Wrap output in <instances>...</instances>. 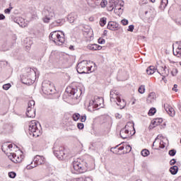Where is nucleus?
Listing matches in <instances>:
<instances>
[{"label":"nucleus","mask_w":181,"mask_h":181,"mask_svg":"<svg viewBox=\"0 0 181 181\" xmlns=\"http://www.w3.org/2000/svg\"><path fill=\"white\" fill-rule=\"evenodd\" d=\"M177 73H178L177 69L175 68L173 69V71H172L173 76H176V74H177Z\"/></svg>","instance_id":"nucleus-51"},{"label":"nucleus","mask_w":181,"mask_h":181,"mask_svg":"<svg viewBox=\"0 0 181 181\" xmlns=\"http://www.w3.org/2000/svg\"><path fill=\"white\" fill-rule=\"evenodd\" d=\"M125 149H126V153H129V152L132 151V147H131L130 145H127L125 147Z\"/></svg>","instance_id":"nucleus-39"},{"label":"nucleus","mask_w":181,"mask_h":181,"mask_svg":"<svg viewBox=\"0 0 181 181\" xmlns=\"http://www.w3.org/2000/svg\"><path fill=\"white\" fill-rule=\"evenodd\" d=\"M135 26L134 25H129V28L127 29L128 32H134Z\"/></svg>","instance_id":"nucleus-43"},{"label":"nucleus","mask_w":181,"mask_h":181,"mask_svg":"<svg viewBox=\"0 0 181 181\" xmlns=\"http://www.w3.org/2000/svg\"><path fill=\"white\" fill-rule=\"evenodd\" d=\"M173 91H175V93H177V84H175L173 88Z\"/></svg>","instance_id":"nucleus-56"},{"label":"nucleus","mask_w":181,"mask_h":181,"mask_svg":"<svg viewBox=\"0 0 181 181\" xmlns=\"http://www.w3.org/2000/svg\"><path fill=\"white\" fill-rule=\"evenodd\" d=\"M164 108L170 117H175V115L176 114L175 112V109H173V107H172V106H170V105L164 104Z\"/></svg>","instance_id":"nucleus-13"},{"label":"nucleus","mask_w":181,"mask_h":181,"mask_svg":"<svg viewBox=\"0 0 181 181\" xmlns=\"http://www.w3.org/2000/svg\"><path fill=\"white\" fill-rule=\"evenodd\" d=\"M160 148L161 149H163V148H165V142H163V141H160Z\"/></svg>","instance_id":"nucleus-52"},{"label":"nucleus","mask_w":181,"mask_h":181,"mask_svg":"<svg viewBox=\"0 0 181 181\" xmlns=\"http://www.w3.org/2000/svg\"><path fill=\"white\" fill-rule=\"evenodd\" d=\"M174 56H177V57H180L181 56V49H177L175 51H173Z\"/></svg>","instance_id":"nucleus-33"},{"label":"nucleus","mask_w":181,"mask_h":181,"mask_svg":"<svg viewBox=\"0 0 181 181\" xmlns=\"http://www.w3.org/2000/svg\"><path fill=\"white\" fill-rule=\"evenodd\" d=\"M72 165L74 168L73 173H75L76 175L86 173L87 170H93V169H95L94 161L89 163L81 158H77L74 160Z\"/></svg>","instance_id":"nucleus-1"},{"label":"nucleus","mask_w":181,"mask_h":181,"mask_svg":"<svg viewBox=\"0 0 181 181\" xmlns=\"http://www.w3.org/2000/svg\"><path fill=\"white\" fill-rule=\"evenodd\" d=\"M159 137H160V135H158V136L156 138L155 141H154L153 143V146H155V144H156V141H158V139H159Z\"/></svg>","instance_id":"nucleus-59"},{"label":"nucleus","mask_w":181,"mask_h":181,"mask_svg":"<svg viewBox=\"0 0 181 181\" xmlns=\"http://www.w3.org/2000/svg\"><path fill=\"white\" fill-rule=\"evenodd\" d=\"M66 93L72 100H78L83 94V88L80 86H71L66 88Z\"/></svg>","instance_id":"nucleus-2"},{"label":"nucleus","mask_w":181,"mask_h":181,"mask_svg":"<svg viewBox=\"0 0 181 181\" xmlns=\"http://www.w3.org/2000/svg\"><path fill=\"white\" fill-rule=\"evenodd\" d=\"M24 45L25 47H30L33 45V42L30 40V38L27 37L24 40Z\"/></svg>","instance_id":"nucleus-25"},{"label":"nucleus","mask_w":181,"mask_h":181,"mask_svg":"<svg viewBox=\"0 0 181 181\" xmlns=\"http://www.w3.org/2000/svg\"><path fill=\"white\" fill-rule=\"evenodd\" d=\"M90 50H97V44H93L90 47Z\"/></svg>","instance_id":"nucleus-48"},{"label":"nucleus","mask_w":181,"mask_h":181,"mask_svg":"<svg viewBox=\"0 0 181 181\" xmlns=\"http://www.w3.org/2000/svg\"><path fill=\"white\" fill-rule=\"evenodd\" d=\"M80 114L79 113H74L72 115V119H74V121H78L80 119Z\"/></svg>","instance_id":"nucleus-30"},{"label":"nucleus","mask_w":181,"mask_h":181,"mask_svg":"<svg viewBox=\"0 0 181 181\" xmlns=\"http://www.w3.org/2000/svg\"><path fill=\"white\" fill-rule=\"evenodd\" d=\"M119 151H124V146L119 147Z\"/></svg>","instance_id":"nucleus-64"},{"label":"nucleus","mask_w":181,"mask_h":181,"mask_svg":"<svg viewBox=\"0 0 181 181\" xmlns=\"http://www.w3.org/2000/svg\"><path fill=\"white\" fill-rule=\"evenodd\" d=\"M118 23L114 21H110L107 24V29L110 30H118Z\"/></svg>","instance_id":"nucleus-18"},{"label":"nucleus","mask_w":181,"mask_h":181,"mask_svg":"<svg viewBox=\"0 0 181 181\" xmlns=\"http://www.w3.org/2000/svg\"><path fill=\"white\" fill-rule=\"evenodd\" d=\"M108 5V1L107 0H102L100 2L101 8H105Z\"/></svg>","instance_id":"nucleus-34"},{"label":"nucleus","mask_w":181,"mask_h":181,"mask_svg":"<svg viewBox=\"0 0 181 181\" xmlns=\"http://www.w3.org/2000/svg\"><path fill=\"white\" fill-rule=\"evenodd\" d=\"M5 19V16L4 14H0V21H4Z\"/></svg>","instance_id":"nucleus-60"},{"label":"nucleus","mask_w":181,"mask_h":181,"mask_svg":"<svg viewBox=\"0 0 181 181\" xmlns=\"http://www.w3.org/2000/svg\"><path fill=\"white\" fill-rule=\"evenodd\" d=\"M69 49V50H74V46L70 45Z\"/></svg>","instance_id":"nucleus-63"},{"label":"nucleus","mask_w":181,"mask_h":181,"mask_svg":"<svg viewBox=\"0 0 181 181\" xmlns=\"http://www.w3.org/2000/svg\"><path fill=\"white\" fill-rule=\"evenodd\" d=\"M162 121V119H156L155 121L152 122V124L154 125V127H157V125H159Z\"/></svg>","instance_id":"nucleus-32"},{"label":"nucleus","mask_w":181,"mask_h":181,"mask_svg":"<svg viewBox=\"0 0 181 181\" xmlns=\"http://www.w3.org/2000/svg\"><path fill=\"white\" fill-rule=\"evenodd\" d=\"M168 154L170 155V156H175V155H176V150L175 149H171L168 151Z\"/></svg>","instance_id":"nucleus-38"},{"label":"nucleus","mask_w":181,"mask_h":181,"mask_svg":"<svg viewBox=\"0 0 181 181\" xmlns=\"http://www.w3.org/2000/svg\"><path fill=\"white\" fill-rule=\"evenodd\" d=\"M10 87H11V83H6L3 86V89L7 90Z\"/></svg>","instance_id":"nucleus-41"},{"label":"nucleus","mask_w":181,"mask_h":181,"mask_svg":"<svg viewBox=\"0 0 181 181\" xmlns=\"http://www.w3.org/2000/svg\"><path fill=\"white\" fill-rule=\"evenodd\" d=\"M119 96V92L117 90H110V101H117L115 100H118V98H120Z\"/></svg>","instance_id":"nucleus-14"},{"label":"nucleus","mask_w":181,"mask_h":181,"mask_svg":"<svg viewBox=\"0 0 181 181\" xmlns=\"http://www.w3.org/2000/svg\"><path fill=\"white\" fill-rule=\"evenodd\" d=\"M36 76V72L32 69H28L27 74H24L21 77V81L23 84L30 86L35 83V77Z\"/></svg>","instance_id":"nucleus-5"},{"label":"nucleus","mask_w":181,"mask_h":181,"mask_svg":"<svg viewBox=\"0 0 181 181\" xmlns=\"http://www.w3.org/2000/svg\"><path fill=\"white\" fill-rule=\"evenodd\" d=\"M139 93H140V94H144V93H145V86L141 85L139 88Z\"/></svg>","instance_id":"nucleus-35"},{"label":"nucleus","mask_w":181,"mask_h":181,"mask_svg":"<svg viewBox=\"0 0 181 181\" xmlns=\"http://www.w3.org/2000/svg\"><path fill=\"white\" fill-rule=\"evenodd\" d=\"M155 71H156V68H155L154 66H150L146 69V73L148 74V76L153 74Z\"/></svg>","instance_id":"nucleus-23"},{"label":"nucleus","mask_w":181,"mask_h":181,"mask_svg":"<svg viewBox=\"0 0 181 181\" xmlns=\"http://www.w3.org/2000/svg\"><path fill=\"white\" fill-rule=\"evenodd\" d=\"M116 101H117V105H118L120 108V110H122L124 108H125V106L127 105V102H125V100H121V98H117V99H116Z\"/></svg>","instance_id":"nucleus-19"},{"label":"nucleus","mask_w":181,"mask_h":181,"mask_svg":"<svg viewBox=\"0 0 181 181\" xmlns=\"http://www.w3.org/2000/svg\"><path fill=\"white\" fill-rule=\"evenodd\" d=\"M40 129H42V128L38 122L33 120L29 123L28 133L31 136H33L34 138L40 136V135H42Z\"/></svg>","instance_id":"nucleus-3"},{"label":"nucleus","mask_w":181,"mask_h":181,"mask_svg":"<svg viewBox=\"0 0 181 181\" xmlns=\"http://www.w3.org/2000/svg\"><path fill=\"white\" fill-rule=\"evenodd\" d=\"M13 45H15V42H5L3 43V45H1V50L3 52H8V50H9L11 47L13 46Z\"/></svg>","instance_id":"nucleus-15"},{"label":"nucleus","mask_w":181,"mask_h":181,"mask_svg":"<svg viewBox=\"0 0 181 181\" xmlns=\"http://www.w3.org/2000/svg\"><path fill=\"white\" fill-rule=\"evenodd\" d=\"M121 22L124 26H127V25H128V20L127 19H123L121 21Z\"/></svg>","instance_id":"nucleus-50"},{"label":"nucleus","mask_w":181,"mask_h":181,"mask_svg":"<svg viewBox=\"0 0 181 181\" xmlns=\"http://www.w3.org/2000/svg\"><path fill=\"white\" fill-rule=\"evenodd\" d=\"M61 34L57 31H53L49 34V40H52L54 43L59 45V46L63 45L65 42L64 33L60 32Z\"/></svg>","instance_id":"nucleus-6"},{"label":"nucleus","mask_w":181,"mask_h":181,"mask_svg":"<svg viewBox=\"0 0 181 181\" xmlns=\"http://www.w3.org/2000/svg\"><path fill=\"white\" fill-rule=\"evenodd\" d=\"M179 171V167L177 165H173L170 168V172L171 175H176Z\"/></svg>","instance_id":"nucleus-24"},{"label":"nucleus","mask_w":181,"mask_h":181,"mask_svg":"<svg viewBox=\"0 0 181 181\" xmlns=\"http://www.w3.org/2000/svg\"><path fill=\"white\" fill-rule=\"evenodd\" d=\"M8 158L13 162V163H21V162H22V158L16 156V153H11L8 156Z\"/></svg>","instance_id":"nucleus-16"},{"label":"nucleus","mask_w":181,"mask_h":181,"mask_svg":"<svg viewBox=\"0 0 181 181\" xmlns=\"http://www.w3.org/2000/svg\"><path fill=\"white\" fill-rule=\"evenodd\" d=\"M57 26H60L58 23H57V22L55 21H54L52 24H51V27L52 28H56V27H57Z\"/></svg>","instance_id":"nucleus-49"},{"label":"nucleus","mask_w":181,"mask_h":181,"mask_svg":"<svg viewBox=\"0 0 181 181\" xmlns=\"http://www.w3.org/2000/svg\"><path fill=\"white\" fill-rule=\"evenodd\" d=\"M106 23H107V18L103 17V18H100V26H102V27L105 26Z\"/></svg>","instance_id":"nucleus-29"},{"label":"nucleus","mask_w":181,"mask_h":181,"mask_svg":"<svg viewBox=\"0 0 181 181\" xmlns=\"http://www.w3.org/2000/svg\"><path fill=\"white\" fill-rule=\"evenodd\" d=\"M86 119H87V116L86 115L81 116V122H86Z\"/></svg>","instance_id":"nucleus-47"},{"label":"nucleus","mask_w":181,"mask_h":181,"mask_svg":"<svg viewBox=\"0 0 181 181\" xmlns=\"http://www.w3.org/2000/svg\"><path fill=\"white\" fill-rule=\"evenodd\" d=\"M119 135L122 139H127L129 137V129H128V125H126L124 128L120 130Z\"/></svg>","instance_id":"nucleus-11"},{"label":"nucleus","mask_w":181,"mask_h":181,"mask_svg":"<svg viewBox=\"0 0 181 181\" xmlns=\"http://www.w3.org/2000/svg\"><path fill=\"white\" fill-rule=\"evenodd\" d=\"M155 114H156V108L151 107L148 111V115L152 116L155 115Z\"/></svg>","instance_id":"nucleus-31"},{"label":"nucleus","mask_w":181,"mask_h":181,"mask_svg":"<svg viewBox=\"0 0 181 181\" xmlns=\"http://www.w3.org/2000/svg\"><path fill=\"white\" fill-rule=\"evenodd\" d=\"M101 49H103V47H101L100 45H97V50H101Z\"/></svg>","instance_id":"nucleus-62"},{"label":"nucleus","mask_w":181,"mask_h":181,"mask_svg":"<svg viewBox=\"0 0 181 181\" xmlns=\"http://www.w3.org/2000/svg\"><path fill=\"white\" fill-rule=\"evenodd\" d=\"M117 11H119V13H122V12H124V9L121 7H119V8H115V12H117Z\"/></svg>","instance_id":"nucleus-55"},{"label":"nucleus","mask_w":181,"mask_h":181,"mask_svg":"<svg viewBox=\"0 0 181 181\" xmlns=\"http://www.w3.org/2000/svg\"><path fill=\"white\" fill-rule=\"evenodd\" d=\"M116 118H118L119 119H121L122 118V115H119V113H117L115 115Z\"/></svg>","instance_id":"nucleus-57"},{"label":"nucleus","mask_w":181,"mask_h":181,"mask_svg":"<svg viewBox=\"0 0 181 181\" xmlns=\"http://www.w3.org/2000/svg\"><path fill=\"white\" fill-rule=\"evenodd\" d=\"M168 0H162L160 5V9H165V8L168 6Z\"/></svg>","instance_id":"nucleus-26"},{"label":"nucleus","mask_w":181,"mask_h":181,"mask_svg":"<svg viewBox=\"0 0 181 181\" xmlns=\"http://www.w3.org/2000/svg\"><path fill=\"white\" fill-rule=\"evenodd\" d=\"M98 100H101L103 101V98L98 96H95L93 100L90 101L88 108H90V107H91V105H93V104H95L96 105H98V104H101L98 103Z\"/></svg>","instance_id":"nucleus-22"},{"label":"nucleus","mask_w":181,"mask_h":181,"mask_svg":"<svg viewBox=\"0 0 181 181\" xmlns=\"http://www.w3.org/2000/svg\"><path fill=\"white\" fill-rule=\"evenodd\" d=\"M42 90L46 95H52L56 93V89L50 81H44L42 85Z\"/></svg>","instance_id":"nucleus-7"},{"label":"nucleus","mask_w":181,"mask_h":181,"mask_svg":"<svg viewBox=\"0 0 181 181\" xmlns=\"http://www.w3.org/2000/svg\"><path fill=\"white\" fill-rule=\"evenodd\" d=\"M176 45H177V49L181 50V41H177Z\"/></svg>","instance_id":"nucleus-53"},{"label":"nucleus","mask_w":181,"mask_h":181,"mask_svg":"<svg viewBox=\"0 0 181 181\" xmlns=\"http://www.w3.org/2000/svg\"><path fill=\"white\" fill-rule=\"evenodd\" d=\"M151 153V152L148 149H144L141 152V155L144 156V158L146 156H148V155Z\"/></svg>","instance_id":"nucleus-27"},{"label":"nucleus","mask_w":181,"mask_h":181,"mask_svg":"<svg viewBox=\"0 0 181 181\" xmlns=\"http://www.w3.org/2000/svg\"><path fill=\"white\" fill-rule=\"evenodd\" d=\"M25 114L28 118H35L36 117V109H35V100H30L28 103V107Z\"/></svg>","instance_id":"nucleus-10"},{"label":"nucleus","mask_w":181,"mask_h":181,"mask_svg":"<svg viewBox=\"0 0 181 181\" xmlns=\"http://www.w3.org/2000/svg\"><path fill=\"white\" fill-rule=\"evenodd\" d=\"M56 21L59 26H62L63 23H64V20L63 19H59V20H57Z\"/></svg>","instance_id":"nucleus-40"},{"label":"nucleus","mask_w":181,"mask_h":181,"mask_svg":"<svg viewBox=\"0 0 181 181\" xmlns=\"http://www.w3.org/2000/svg\"><path fill=\"white\" fill-rule=\"evenodd\" d=\"M53 149L54 156L59 159V160H63L64 159H66L67 156H69L67 151H66L63 146H60L59 148L54 147Z\"/></svg>","instance_id":"nucleus-8"},{"label":"nucleus","mask_w":181,"mask_h":181,"mask_svg":"<svg viewBox=\"0 0 181 181\" xmlns=\"http://www.w3.org/2000/svg\"><path fill=\"white\" fill-rule=\"evenodd\" d=\"M34 168H36V164H34L33 165L29 164L26 166V169H28V170H30V169H33Z\"/></svg>","instance_id":"nucleus-42"},{"label":"nucleus","mask_w":181,"mask_h":181,"mask_svg":"<svg viewBox=\"0 0 181 181\" xmlns=\"http://www.w3.org/2000/svg\"><path fill=\"white\" fill-rule=\"evenodd\" d=\"M155 97H156L155 93H151L148 95V101H151V103L153 102L155 100Z\"/></svg>","instance_id":"nucleus-28"},{"label":"nucleus","mask_w":181,"mask_h":181,"mask_svg":"<svg viewBox=\"0 0 181 181\" xmlns=\"http://www.w3.org/2000/svg\"><path fill=\"white\" fill-rule=\"evenodd\" d=\"M124 1H122L121 3H119V4H118V6H124Z\"/></svg>","instance_id":"nucleus-61"},{"label":"nucleus","mask_w":181,"mask_h":181,"mask_svg":"<svg viewBox=\"0 0 181 181\" xmlns=\"http://www.w3.org/2000/svg\"><path fill=\"white\" fill-rule=\"evenodd\" d=\"M115 8H113V7H111L110 6H107V11H109V12H112V11H114Z\"/></svg>","instance_id":"nucleus-58"},{"label":"nucleus","mask_w":181,"mask_h":181,"mask_svg":"<svg viewBox=\"0 0 181 181\" xmlns=\"http://www.w3.org/2000/svg\"><path fill=\"white\" fill-rule=\"evenodd\" d=\"M77 127L78 128V129H84V124L78 123L77 124Z\"/></svg>","instance_id":"nucleus-44"},{"label":"nucleus","mask_w":181,"mask_h":181,"mask_svg":"<svg viewBox=\"0 0 181 181\" xmlns=\"http://www.w3.org/2000/svg\"><path fill=\"white\" fill-rule=\"evenodd\" d=\"M88 62L87 61H82L79 62L76 66V71L79 74H86L88 71H91V67L87 66Z\"/></svg>","instance_id":"nucleus-9"},{"label":"nucleus","mask_w":181,"mask_h":181,"mask_svg":"<svg viewBox=\"0 0 181 181\" xmlns=\"http://www.w3.org/2000/svg\"><path fill=\"white\" fill-rule=\"evenodd\" d=\"M12 9H13V8L12 6H11V4H9V8H6L4 10V13H8V14L11 13V11H12Z\"/></svg>","instance_id":"nucleus-37"},{"label":"nucleus","mask_w":181,"mask_h":181,"mask_svg":"<svg viewBox=\"0 0 181 181\" xmlns=\"http://www.w3.org/2000/svg\"><path fill=\"white\" fill-rule=\"evenodd\" d=\"M119 5V0H110L109 1L108 6L113 9H117V6Z\"/></svg>","instance_id":"nucleus-20"},{"label":"nucleus","mask_w":181,"mask_h":181,"mask_svg":"<svg viewBox=\"0 0 181 181\" xmlns=\"http://www.w3.org/2000/svg\"><path fill=\"white\" fill-rule=\"evenodd\" d=\"M42 21L44 23H49L50 21H53V19H56V10L54 9V7H47L43 11H42Z\"/></svg>","instance_id":"nucleus-4"},{"label":"nucleus","mask_w":181,"mask_h":181,"mask_svg":"<svg viewBox=\"0 0 181 181\" xmlns=\"http://www.w3.org/2000/svg\"><path fill=\"white\" fill-rule=\"evenodd\" d=\"M76 19H77V14L76 13H71L68 15V21L69 23H74Z\"/></svg>","instance_id":"nucleus-21"},{"label":"nucleus","mask_w":181,"mask_h":181,"mask_svg":"<svg viewBox=\"0 0 181 181\" xmlns=\"http://www.w3.org/2000/svg\"><path fill=\"white\" fill-rule=\"evenodd\" d=\"M176 163V159L173 158L170 161V165L171 166H173V165H175Z\"/></svg>","instance_id":"nucleus-54"},{"label":"nucleus","mask_w":181,"mask_h":181,"mask_svg":"<svg viewBox=\"0 0 181 181\" xmlns=\"http://www.w3.org/2000/svg\"><path fill=\"white\" fill-rule=\"evenodd\" d=\"M98 42L100 45H104V43H105V40L103 38H99Z\"/></svg>","instance_id":"nucleus-46"},{"label":"nucleus","mask_w":181,"mask_h":181,"mask_svg":"<svg viewBox=\"0 0 181 181\" xmlns=\"http://www.w3.org/2000/svg\"><path fill=\"white\" fill-rule=\"evenodd\" d=\"M161 69V73H160L159 71H158V73H159V74H160L163 76V80L165 78L168 77V76H169V69H168V67H166V66H160Z\"/></svg>","instance_id":"nucleus-17"},{"label":"nucleus","mask_w":181,"mask_h":181,"mask_svg":"<svg viewBox=\"0 0 181 181\" xmlns=\"http://www.w3.org/2000/svg\"><path fill=\"white\" fill-rule=\"evenodd\" d=\"M82 178H83V181H93V177H85Z\"/></svg>","instance_id":"nucleus-45"},{"label":"nucleus","mask_w":181,"mask_h":181,"mask_svg":"<svg viewBox=\"0 0 181 181\" xmlns=\"http://www.w3.org/2000/svg\"><path fill=\"white\" fill-rule=\"evenodd\" d=\"M8 177H11V179H15V177H16V173L15 172L8 173Z\"/></svg>","instance_id":"nucleus-36"},{"label":"nucleus","mask_w":181,"mask_h":181,"mask_svg":"<svg viewBox=\"0 0 181 181\" xmlns=\"http://www.w3.org/2000/svg\"><path fill=\"white\" fill-rule=\"evenodd\" d=\"M34 165H36L37 166L38 165H44L45 162V157L42 156L37 155L35 156L33 159Z\"/></svg>","instance_id":"nucleus-12"}]
</instances>
